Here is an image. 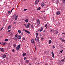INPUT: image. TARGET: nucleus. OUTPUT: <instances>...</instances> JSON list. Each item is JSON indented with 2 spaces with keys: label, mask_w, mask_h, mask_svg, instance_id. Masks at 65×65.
<instances>
[{
  "label": "nucleus",
  "mask_w": 65,
  "mask_h": 65,
  "mask_svg": "<svg viewBox=\"0 0 65 65\" xmlns=\"http://www.w3.org/2000/svg\"><path fill=\"white\" fill-rule=\"evenodd\" d=\"M53 33L55 34V35H57L59 34V32L57 30H54Z\"/></svg>",
  "instance_id": "obj_1"
},
{
  "label": "nucleus",
  "mask_w": 65,
  "mask_h": 65,
  "mask_svg": "<svg viewBox=\"0 0 65 65\" xmlns=\"http://www.w3.org/2000/svg\"><path fill=\"white\" fill-rule=\"evenodd\" d=\"M40 21L39 20V19H37V25H40Z\"/></svg>",
  "instance_id": "obj_2"
},
{
  "label": "nucleus",
  "mask_w": 65,
  "mask_h": 65,
  "mask_svg": "<svg viewBox=\"0 0 65 65\" xmlns=\"http://www.w3.org/2000/svg\"><path fill=\"white\" fill-rule=\"evenodd\" d=\"M20 48V45H18V46L16 47L17 50H19Z\"/></svg>",
  "instance_id": "obj_3"
},
{
  "label": "nucleus",
  "mask_w": 65,
  "mask_h": 65,
  "mask_svg": "<svg viewBox=\"0 0 65 65\" xmlns=\"http://www.w3.org/2000/svg\"><path fill=\"white\" fill-rule=\"evenodd\" d=\"M1 52H4V48H0Z\"/></svg>",
  "instance_id": "obj_4"
},
{
  "label": "nucleus",
  "mask_w": 65,
  "mask_h": 65,
  "mask_svg": "<svg viewBox=\"0 0 65 65\" xmlns=\"http://www.w3.org/2000/svg\"><path fill=\"white\" fill-rule=\"evenodd\" d=\"M17 38L18 39H20L21 38V36L20 35H19L17 37Z\"/></svg>",
  "instance_id": "obj_5"
},
{
  "label": "nucleus",
  "mask_w": 65,
  "mask_h": 65,
  "mask_svg": "<svg viewBox=\"0 0 65 65\" xmlns=\"http://www.w3.org/2000/svg\"><path fill=\"white\" fill-rule=\"evenodd\" d=\"M39 2V0H36L35 2V4L36 5L37 4H38Z\"/></svg>",
  "instance_id": "obj_6"
},
{
  "label": "nucleus",
  "mask_w": 65,
  "mask_h": 65,
  "mask_svg": "<svg viewBox=\"0 0 65 65\" xmlns=\"http://www.w3.org/2000/svg\"><path fill=\"white\" fill-rule=\"evenodd\" d=\"M60 14V11H58L56 12V14L57 15H59Z\"/></svg>",
  "instance_id": "obj_7"
},
{
  "label": "nucleus",
  "mask_w": 65,
  "mask_h": 65,
  "mask_svg": "<svg viewBox=\"0 0 65 65\" xmlns=\"http://www.w3.org/2000/svg\"><path fill=\"white\" fill-rule=\"evenodd\" d=\"M44 5V3L43 2H42L41 4V6L42 7H43Z\"/></svg>",
  "instance_id": "obj_8"
},
{
  "label": "nucleus",
  "mask_w": 65,
  "mask_h": 65,
  "mask_svg": "<svg viewBox=\"0 0 65 65\" xmlns=\"http://www.w3.org/2000/svg\"><path fill=\"white\" fill-rule=\"evenodd\" d=\"M25 32H26V33H28V34H30V32L29 31H28L27 30H25Z\"/></svg>",
  "instance_id": "obj_9"
},
{
  "label": "nucleus",
  "mask_w": 65,
  "mask_h": 65,
  "mask_svg": "<svg viewBox=\"0 0 65 65\" xmlns=\"http://www.w3.org/2000/svg\"><path fill=\"white\" fill-rule=\"evenodd\" d=\"M55 3H56V4H58V3H59V1H58V0H56V1H55Z\"/></svg>",
  "instance_id": "obj_10"
},
{
  "label": "nucleus",
  "mask_w": 65,
  "mask_h": 65,
  "mask_svg": "<svg viewBox=\"0 0 65 65\" xmlns=\"http://www.w3.org/2000/svg\"><path fill=\"white\" fill-rule=\"evenodd\" d=\"M52 55L53 57H54V54L52 51Z\"/></svg>",
  "instance_id": "obj_11"
},
{
  "label": "nucleus",
  "mask_w": 65,
  "mask_h": 65,
  "mask_svg": "<svg viewBox=\"0 0 65 65\" xmlns=\"http://www.w3.org/2000/svg\"><path fill=\"white\" fill-rule=\"evenodd\" d=\"M34 42V40L33 39H32L31 40V42L32 43H33Z\"/></svg>",
  "instance_id": "obj_12"
},
{
  "label": "nucleus",
  "mask_w": 65,
  "mask_h": 65,
  "mask_svg": "<svg viewBox=\"0 0 65 65\" xmlns=\"http://www.w3.org/2000/svg\"><path fill=\"white\" fill-rule=\"evenodd\" d=\"M30 23H29L27 25V28H29V26H30Z\"/></svg>",
  "instance_id": "obj_13"
},
{
  "label": "nucleus",
  "mask_w": 65,
  "mask_h": 65,
  "mask_svg": "<svg viewBox=\"0 0 65 65\" xmlns=\"http://www.w3.org/2000/svg\"><path fill=\"white\" fill-rule=\"evenodd\" d=\"M3 58L4 59V58H6V55H3Z\"/></svg>",
  "instance_id": "obj_14"
},
{
  "label": "nucleus",
  "mask_w": 65,
  "mask_h": 65,
  "mask_svg": "<svg viewBox=\"0 0 65 65\" xmlns=\"http://www.w3.org/2000/svg\"><path fill=\"white\" fill-rule=\"evenodd\" d=\"M11 28V26H9L8 27V29H10Z\"/></svg>",
  "instance_id": "obj_15"
},
{
  "label": "nucleus",
  "mask_w": 65,
  "mask_h": 65,
  "mask_svg": "<svg viewBox=\"0 0 65 65\" xmlns=\"http://www.w3.org/2000/svg\"><path fill=\"white\" fill-rule=\"evenodd\" d=\"M16 17H17V14H14V15H13V19H14Z\"/></svg>",
  "instance_id": "obj_16"
},
{
  "label": "nucleus",
  "mask_w": 65,
  "mask_h": 65,
  "mask_svg": "<svg viewBox=\"0 0 65 65\" xmlns=\"http://www.w3.org/2000/svg\"><path fill=\"white\" fill-rule=\"evenodd\" d=\"M23 56H25L26 55V53H23L22 54Z\"/></svg>",
  "instance_id": "obj_17"
},
{
  "label": "nucleus",
  "mask_w": 65,
  "mask_h": 65,
  "mask_svg": "<svg viewBox=\"0 0 65 65\" xmlns=\"http://www.w3.org/2000/svg\"><path fill=\"white\" fill-rule=\"evenodd\" d=\"M64 60H65V58H64V59H63L62 60H61V62H63Z\"/></svg>",
  "instance_id": "obj_18"
},
{
  "label": "nucleus",
  "mask_w": 65,
  "mask_h": 65,
  "mask_svg": "<svg viewBox=\"0 0 65 65\" xmlns=\"http://www.w3.org/2000/svg\"><path fill=\"white\" fill-rule=\"evenodd\" d=\"M18 32L19 34L21 33V30H18Z\"/></svg>",
  "instance_id": "obj_19"
},
{
  "label": "nucleus",
  "mask_w": 65,
  "mask_h": 65,
  "mask_svg": "<svg viewBox=\"0 0 65 65\" xmlns=\"http://www.w3.org/2000/svg\"><path fill=\"white\" fill-rule=\"evenodd\" d=\"M6 44V43L5 42L4 43H3V45H5Z\"/></svg>",
  "instance_id": "obj_20"
},
{
  "label": "nucleus",
  "mask_w": 65,
  "mask_h": 65,
  "mask_svg": "<svg viewBox=\"0 0 65 65\" xmlns=\"http://www.w3.org/2000/svg\"><path fill=\"white\" fill-rule=\"evenodd\" d=\"M45 27L46 28H47V25L46 24L45 25Z\"/></svg>",
  "instance_id": "obj_21"
},
{
  "label": "nucleus",
  "mask_w": 65,
  "mask_h": 65,
  "mask_svg": "<svg viewBox=\"0 0 65 65\" xmlns=\"http://www.w3.org/2000/svg\"><path fill=\"white\" fill-rule=\"evenodd\" d=\"M25 22L26 23H27L28 22V20L27 19H26L25 20Z\"/></svg>",
  "instance_id": "obj_22"
},
{
  "label": "nucleus",
  "mask_w": 65,
  "mask_h": 65,
  "mask_svg": "<svg viewBox=\"0 0 65 65\" xmlns=\"http://www.w3.org/2000/svg\"><path fill=\"white\" fill-rule=\"evenodd\" d=\"M49 44H51V43H52V41H51V40H49Z\"/></svg>",
  "instance_id": "obj_23"
},
{
  "label": "nucleus",
  "mask_w": 65,
  "mask_h": 65,
  "mask_svg": "<svg viewBox=\"0 0 65 65\" xmlns=\"http://www.w3.org/2000/svg\"><path fill=\"white\" fill-rule=\"evenodd\" d=\"M41 9V8L40 7H39L37 9V10H40Z\"/></svg>",
  "instance_id": "obj_24"
},
{
  "label": "nucleus",
  "mask_w": 65,
  "mask_h": 65,
  "mask_svg": "<svg viewBox=\"0 0 65 65\" xmlns=\"http://www.w3.org/2000/svg\"><path fill=\"white\" fill-rule=\"evenodd\" d=\"M43 28H42L40 30V32H41V31H42V30H43Z\"/></svg>",
  "instance_id": "obj_25"
},
{
  "label": "nucleus",
  "mask_w": 65,
  "mask_h": 65,
  "mask_svg": "<svg viewBox=\"0 0 65 65\" xmlns=\"http://www.w3.org/2000/svg\"><path fill=\"white\" fill-rule=\"evenodd\" d=\"M14 19H15V20H17V19H18V15L15 17Z\"/></svg>",
  "instance_id": "obj_26"
},
{
  "label": "nucleus",
  "mask_w": 65,
  "mask_h": 65,
  "mask_svg": "<svg viewBox=\"0 0 65 65\" xmlns=\"http://www.w3.org/2000/svg\"><path fill=\"white\" fill-rule=\"evenodd\" d=\"M38 33H37L36 34V37H37V36H38Z\"/></svg>",
  "instance_id": "obj_27"
},
{
  "label": "nucleus",
  "mask_w": 65,
  "mask_h": 65,
  "mask_svg": "<svg viewBox=\"0 0 65 65\" xmlns=\"http://www.w3.org/2000/svg\"><path fill=\"white\" fill-rule=\"evenodd\" d=\"M13 46H14V47H15V46H16V44H14L13 45Z\"/></svg>",
  "instance_id": "obj_28"
},
{
  "label": "nucleus",
  "mask_w": 65,
  "mask_h": 65,
  "mask_svg": "<svg viewBox=\"0 0 65 65\" xmlns=\"http://www.w3.org/2000/svg\"><path fill=\"white\" fill-rule=\"evenodd\" d=\"M26 63H29V60H26Z\"/></svg>",
  "instance_id": "obj_29"
},
{
  "label": "nucleus",
  "mask_w": 65,
  "mask_h": 65,
  "mask_svg": "<svg viewBox=\"0 0 65 65\" xmlns=\"http://www.w3.org/2000/svg\"><path fill=\"white\" fill-rule=\"evenodd\" d=\"M61 40H62L63 42H64V40L62 39H61Z\"/></svg>",
  "instance_id": "obj_30"
},
{
  "label": "nucleus",
  "mask_w": 65,
  "mask_h": 65,
  "mask_svg": "<svg viewBox=\"0 0 65 65\" xmlns=\"http://www.w3.org/2000/svg\"><path fill=\"white\" fill-rule=\"evenodd\" d=\"M31 27L32 28H33V24H32Z\"/></svg>",
  "instance_id": "obj_31"
},
{
  "label": "nucleus",
  "mask_w": 65,
  "mask_h": 65,
  "mask_svg": "<svg viewBox=\"0 0 65 65\" xmlns=\"http://www.w3.org/2000/svg\"><path fill=\"white\" fill-rule=\"evenodd\" d=\"M47 54H49V51H47Z\"/></svg>",
  "instance_id": "obj_32"
},
{
  "label": "nucleus",
  "mask_w": 65,
  "mask_h": 65,
  "mask_svg": "<svg viewBox=\"0 0 65 65\" xmlns=\"http://www.w3.org/2000/svg\"><path fill=\"white\" fill-rule=\"evenodd\" d=\"M8 39H6L5 40V41H8Z\"/></svg>",
  "instance_id": "obj_33"
},
{
  "label": "nucleus",
  "mask_w": 65,
  "mask_h": 65,
  "mask_svg": "<svg viewBox=\"0 0 65 65\" xmlns=\"http://www.w3.org/2000/svg\"><path fill=\"white\" fill-rule=\"evenodd\" d=\"M62 52H63V50L60 51V52L61 54H62Z\"/></svg>",
  "instance_id": "obj_34"
},
{
  "label": "nucleus",
  "mask_w": 65,
  "mask_h": 65,
  "mask_svg": "<svg viewBox=\"0 0 65 65\" xmlns=\"http://www.w3.org/2000/svg\"><path fill=\"white\" fill-rule=\"evenodd\" d=\"M11 12V11H9L8 12V13H10Z\"/></svg>",
  "instance_id": "obj_35"
},
{
  "label": "nucleus",
  "mask_w": 65,
  "mask_h": 65,
  "mask_svg": "<svg viewBox=\"0 0 65 65\" xmlns=\"http://www.w3.org/2000/svg\"><path fill=\"white\" fill-rule=\"evenodd\" d=\"M28 9H24V10L23 11H26V10H27Z\"/></svg>",
  "instance_id": "obj_36"
},
{
  "label": "nucleus",
  "mask_w": 65,
  "mask_h": 65,
  "mask_svg": "<svg viewBox=\"0 0 65 65\" xmlns=\"http://www.w3.org/2000/svg\"><path fill=\"white\" fill-rule=\"evenodd\" d=\"M26 59H27V57H25L24 58V59L25 60H26Z\"/></svg>",
  "instance_id": "obj_37"
},
{
  "label": "nucleus",
  "mask_w": 65,
  "mask_h": 65,
  "mask_svg": "<svg viewBox=\"0 0 65 65\" xmlns=\"http://www.w3.org/2000/svg\"><path fill=\"white\" fill-rule=\"evenodd\" d=\"M11 31V30H8V32H10V31Z\"/></svg>",
  "instance_id": "obj_38"
},
{
  "label": "nucleus",
  "mask_w": 65,
  "mask_h": 65,
  "mask_svg": "<svg viewBox=\"0 0 65 65\" xmlns=\"http://www.w3.org/2000/svg\"><path fill=\"white\" fill-rule=\"evenodd\" d=\"M17 36H18V35H15V37H17Z\"/></svg>",
  "instance_id": "obj_39"
},
{
  "label": "nucleus",
  "mask_w": 65,
  "mask_h": 65,
  "mask_svg": "<svg viewBox=\"0 0 65 65\" xmlns=\"http://www.w3.org/2000/svg\"><path fill=\"white\" fill-rule=\"evenodd\" d=\"M21 35H23L24 34L23 33V32H22V33H21Z\"/></svg>",
  "instance_id": "obj_40"
},
{
  "label": "nucleus",
  "mask_w": 65,
  "mask_h": 65,
  "mask_svg": "<svg viewBox=\"0 0 65 65\" xmlns=\"http://www.w3.org/2000/svg\"><path fill=\"white\" fill-rule=\"evenodd\" d=\"M24 26L25 27H27V25L26 24H24Z\"/></svg>",
  "instance_id": "obj_41"
},
{
  "label": "nucleus",
  "mask_w": 65,
  "mask_h": 65,
  "mask_svg": "<svg viewBox=\"0 0 65 65\" xmlns=\"http://www.w3.org/2000/svg\"><path fill=\"white\" fill-rule=\"evenodd\" d=\"M43 39H44L41 38V40H43Z\"/></svg>",
  "instance_id": "obj_42"
},
{
  "label": "nucleus",
  "mask_w": 65,
  "mask_h": 65,
  "mask_svg": "<svg viewBox=\"0 0 65 65\" xmlns=\"http://www.w3.org/2000/svg\"><path fill=\"white\" fill-rule=\"evenodd\" d=\"M36 59H37V58L35 57V60H36Z\"/></svg>",
  "instance_id": "obj_43"
},
{
  "label": "nucleus",
  "mask_w": 65,
  "mask_h": 65,
  "mask_svg": "<svg viewBox=\"0 0 65 65\" xmlns=\"http://www.w3.org/2000/svg\"><path fill=\"white\" fill-rule=\"evenodd\" d=\"M12 10H13V9H12L11 11V12H12Z\"/></svg>",
  "instance_id": "obj_44"
},
{
  "label": "nucleus",
  "mask_w": 65,
  "mask_h": 65,
  "mask_svg": "<svg viewBox=\"0 0 65 65\" xmlns=\"http://www.w3.org/2000/svg\"><path fill=\"white\" fill-rule=\"evenodd\" d=\"M52 46H53V47L54 48H55V46L54 45H53Z\"/></svg>",
  "instance_id": "obj_45"
},
{
  "label": "nucleus",
  "mask_w": 65,
  "mask_h": 65,
  "mask_svg": "<svg viewBox=\"0 0 65 65\" xmlns=\"http://www.w3.org/2000/svg\"><path fill=\"white\" fill-rule=\"evenodd\" d=\"M12 51L13 52H14V50H12Z\"/></svg>",
  "instance_id": "obj_46"
},
{
  "label": "nucleus",
  "mask_w": 65,
  "mask_h": 65,
  "mask_svg": "<svg viewBox=\"0 0 65 65\" xmlns=\"http://www.w3.org/2000/svg\"><path fill=\"white\" fill-rule=\"evenodd\" d=\"M44 12V11H41V12Z\"/></svg>",
  "instance_id": "obj_47"
},
{
  "label": "nucleus",
  "mask_w": 65,
  "mask_h": 65,
  "mask_svg": "<svg viewBox=\"0 0 65 65\" xmlns=\"http://www.w3.org/2000/svg\"><path fill=\"white\" fill-rule=\"evenodd\" d=\"M51 31H52V32H53L54 33V31H53L52 30H51Z\"/></svg>",
  "instance_id": "obj_48"
},
{
  "label": "nucleus",
  "mask_w": 65,
  "mask_h": 65,
  "mask_svg": "<svg viewBox=\"0 0 65 65\" xmlns=\"http://www.w3.org/2000/svg\"><path fill=\"white\" fill-rule=\"evenodd\" d=\"M16 24V22H14V23H13V24Z\"/></svg>",
  "instance_id": "obj_49"
},
{
  "label": "nucleus",
  "mask_w": 65,
  "mask_h": 65,
  "mask_svg": "<svg viewBox=\"0 0 65 65\" xmlns=\"http://www.w3.org/2000/svg\"><path fill=\"white\" fill-rule=\"evenodd\" d=\"M63 2H65V0H63Z\"/></svg>",
  "instance_id": "obj_50"
},
{
  "label": "nucleus",
  "mask_w": 65,
  "mask_h": 65,
  "mask_svg": "<svg viewBox=\"0 0 65 65\" xmlns=\"http://www.w3.org/2000/svg\"><path fill=\"white\" fill-rule=\"evenodd\" d=\"M46 53V51L44 52V54H45Z\"/></svg>",
  "instance_id": "obj_51"
},
{
  "label": "nucleus",
  "mask_w": 65,
  "mask_h": 65,
  "mask_svg": "<svg viewBox=\"0 0 65 65\" xmlns=\"http://www.w3.org/2000/svg\"><path fill=\"white\" fill-rule=\"evenodd\" d=\"M10 35H12V33H11L10 34Z\"/></svg>",
  "instance_id": "obj_52"
},
{
  "label": "nucleus",
  "mask_w": 65,
  "mask_h": 65,
  "mask_svg": "<svg viewBox=\"0 0 65 65\" xmlns=\"http://www.w3.org/2000/svg\"><path fill=\"white\" fill-rule=\"evenodd\" d=\"M37 39H39V38L38 37L37 38Z\"/></svg>",
  "instance_id": "obj_53"
},
{
  "label": "nucleus",
  "mask_w": 65,
  "mask_h": 65,
  "mask_svg": "<svg viewBox=\"0 0 65 65\" xmlns=\"http://www.w3.org/2000/svg\"><path fill=\"white\" fill-rule=\"evenodd\" d=\"M3 29V27H2L1 29V30H2V29Z\"/></svg>",
  "instance_id": "obj_54"
},
{
  "label": "nucleus",
  "mask_w": 65,
  "mask_h": 65,
  "mask_svg": "<svg viewBox=\"0 0 65 65\" xmlns=\"http://www.w3.org/2000/svg\"><path fill=\"white\" fill-rule=\"evenodd\" d=\"M35 49L36 51V47H35Z\"/></svg>",
  "instance_id": "obj_55"
},
{
  "label": "nucleus",
  "mask_w": 65,
  "mask_h": 65,
  "mask_svg": "<svg viewBox=\"0 0 65 65\" xmlns=\"http://www.w3.org/2000/svg\"><path fill=\"white\" fill-rule=\"evenodd\" d=\"M35 40H36V41H37V39H36V38H35Z\"/></svg>",
  "instance_id": "obj_56"
},
{
  "label": "nucleus",
  "mask_w": 65,
  "mask_h": 65,
  "mask_svg": "<svg viewBox=\"0 0 65 65\" xmlns=\"http://www.w3.org/2000/svg\"><path fill=\"white\" fill-rule=\"evenodd\" d=\"M1 44V42H0V44Z\"/></svg>",
  "instance_id": "obj_57"
},
{
  "label": "nucleus",
  "mask_w": 65,
  "mask_h": 65,
  "mask_svg": "<svg viewBox=\"0 0 65 65\" xmlns=\"http://www.w3.org/2000/svg\"><path fill=\"white\" fill-rule=\"evenodd\" d=\"M63 42H65V40H64V41H63Z\"/></svg>",
  "instance_id": "obj_58"
},
{
  "label": "nucleus",
  "mask_w": 65,
  "mask_h": 65,
  "mask_svg": "<svg viewBox=\"0 0 65 65\" xmlns=\"http://www.w3.org/2000/svg\"><path fill=\"white\" fill-rule=\"evenodd\" d=\"M40 36H41V34H40Z\"/></svg>",
  "instance_id": "obj_59"
},
{
  "label": "nucleus",
  "mask_w": 65,
  "mask_h": 65,
  "mask_svg": "<svg viewBox=\"0 0 65 65\" xmlns=\"http://www.w3.org/2000/svg\"><path fill=\"white\" fill-rule=\"evenodd\" d=\"M38 65H39V63H38Z\"/></svg>",
  "instance_id": "obj_60"
},
{
  "label": "nucleus",
  "mask_w": 65,
  "mask_h": 65,
  "mask_svg": "<svg viewBox=\"0 0 65 65\" xmlns=\"http://www.w3.org/2000/svg\"><path fill=\"white\" fill-rule=\"evenodd\" d=\"M43 32H45V30H44Z\"/></svg>",
  "instance_id": "obj_61"
},
{
  "label": "nucleus",
  "mask_w": 65,
  "mask_h": 65,
  "mask_svg": "<svg viewBox=\"0 0 65 65\" xmlns=\"http://www.w3.org/2000/svg\"><path fill=\"white\" fill-rule=\"evenodd\" d=\"M2 30L1 29V30H0V31H1Z\"/></svg>",
  "instance_id": "obj_62"
},
{
  "label": "nucleus",
  "mask_w": 65,
  "mask_h": 65,
  "mask_svg": "<svg viewBox=\"0 0 65 65\" xmlns=\"http://www.w3.org/2000/svg\"><path fill=\"white\" fill-rule=\"evenodd\" d=\"M18 65H20V64H19Z\"/></svg>",
  "instance_id": "obj_63"
},
{
  "label": "nucleus",
  "mask_w": 65,
  "mask_h": 65,
  "mask_svg": "<svg viewBox=\"0 0 65 65\" xmlns=\"http://www.w3.org/2000/svg\"><path fill=\"white\" fill-rule=\"evenodd\" d=\"M14 9V8H13V9Z\"/></svg>",
  "instance_id": "obj_64"
}]
</instances>
